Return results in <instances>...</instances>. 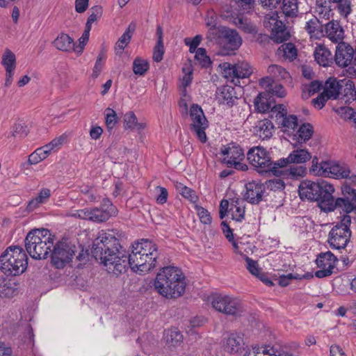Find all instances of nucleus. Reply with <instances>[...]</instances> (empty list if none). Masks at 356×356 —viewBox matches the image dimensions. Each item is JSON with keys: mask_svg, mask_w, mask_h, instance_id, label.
<instances>
[{"mask_svg": "<svg viewBox=\"0 0 356 356\" xmlns=\"http://www.w3.org/2000/svg\"><path fill=\"white\" fill-rule=\"evenodd\" d=\"M136 29V24L131 22L129 26L127 27L125 32L122 34V35L119 38L118 42L115 44V51L118 53V50H120V53L124 49L126 46L129 43L131 38L132 37V33L134 32Z\"/></svg>", "mask_w": 356, "mask_h": 356, "instance_id": "nucleus-37", "label": "nucleus"}, {"mask_svg": "<svg viewBox=\"0 0 356 356\" xmlns=\"http://www.w3.org/2000/svg\"><path fill=\"white\" fill-rule=\"evenodd\" d=\"M277 55L284 60L293 61L297 58L298 50L293 43H284L277 49Z\"/></svg>", "mask_w": 356, "mask_h": 356, "instance_id": "nucleus-34", "label": "nucleus"}, {"mask_svg": "<svg viewBox=\"0 0 356 356\" xmlns=\"http://www.w3.org/2000/svg\"><path fill=\"white\" fill-rule=\"evenodd\" d=\"M305 276H302L299 274L289 273L287 275H283L278 279V284L282 286H288L292 280H301Z\"/></svg>", "mask_w": 356, "mask_h": 356, "instance_id": "nucleus-61", "label": "nucleus"}, {"mask_svg": "<svg viewBox=\"0 0 356 356\" xmlns=\"http://www.w3.org/2000/svg\"><path fill=\"white\" fill-rule=\"evenodd\" d=\"M221 45L225 49L234 51L239 48L242 43V39L236 30L226 27H221Z\"/></svg>", "mask_w": 356, "mask_h": 356, "instance_id": "nucleus-17", "label": "nucleus"}, {"mask_svg": "<svg viewBox=\"0 0 356 356\" xmlns=\"http://www.w3.org/2000/svg\"><path fill=\"white\" fill-rule=\"evenodd\" d=\"M330 177L334 179L348 178L350 174L349 167L344 163L330 162Z\"/></svg>", "mask_w": 356, "mask_h": 356, "instance_id": "nucleus-31", "label": "nucleus"}, {"mask_svg": "<svg viewBox=\"0 0 356 356\" xmlns=\"http://www.w3.org/2000/svg\"><path fill=\"white\" fill-rule=\"evenodd\" d=\"M336 65L341 68L356 67V53L347 42H339L336 47L334 58Z\"/></svg>", "mask_w": 356, "mask_h": 356, "instance_id": "nucleus-12", "label": "nucleus"}, {"mask_svg": "<svg viewBox=\"0 0 356 356\" xmlns=\"http://www.w3.org/2000/svg\"><path fill=\"white\" fill-rule=\"evenodd\" d=\"M154 286L163 296L176 298L178 296V268L169 266L161 269L156 275Z\"/></svg>", "mask_w": 356, "mask_h": 356, "instance_id": "nucleus-6", "label": "nucleus"}, {"mask_svg": "<svg viewBox=\"0 0 356 356\" xmlns=\"http://www.w3.org/2000/svg\"><path fill=\"white\" fill-rule=\"evenodd\" d=\"M28 257L22 248L10 246L0 256V269L8 275L16 276L25 271Z\"/></svg>", "mask_w": 356, "mask_h": 356, "instance_id": "nucleus-3", "label": "nucleus"}, {"mask_svg": "<svg viewBox=\"0 0 356 356\" xmlns=\"http://www.w3.org/2000/svg\"><path fill=\"white\" fill-rule=\"evenodd\" d=\"M54 46L58 50L70 51L75 49L74 40L66 33H60L54 40Z\"/></svg>", "mask_w": 356, "mask_h": 356, "instance_id": "nucleus-33", "label": "nucleus"}, {"mask_svg": "<svg viewBox=\"0 0 356 356\" xmlns=\"http://www.w3.org/2000/svg\"><path fill=\"white\" fill-rule=\"evenodd\" d=\"M330 99L326 92H321L318 97L312 100L314 107L321 109L325 104L326 102Z\"/></svg>", "mask_w": 356, "mask_h": 356, "instance_id": "nucleus-64", "label": "nucleus"}, {"mask_svg": "<svg viewBox=\"0 0 356 356\" xmlns=\"http://www.w3.org/2000/svg\"><path fill=\"white\" fill-rule=\"evenodd\" d=\"M343 83V80L338 81L336 78L330 77L325 83L323 92H326L330 98L336 99L339 95Z\"/></svg>", "mask_w": 356, "mask_h": 356, "instance_id": "nucleus-28", "label": "nucleus"}, {"mask_svg": "<svg viewBox=\"0 0 356 356\" xmlns=\"http://www.w3.org/2000/svg\"><path fill=\"white\" fill-rule=\"evenodd\" d=\"M51 196V191L49 188H42L37 197L29 201L28 204V209L33 210L38 208L40 204H44L48 201Z\"/></svg>", "mask_w": 356, "mask_h": 356, "instance_id": "nucleus-39", "label": "nucleus"}, {"mask_svg": "<svg viewBox=\"0 0 356 356\" xmlns=\"http://www.w3.org/2000/svg\"><path fill=\"white\" fill-rule=\"evenodd\" d=\"M118 210L107 198L103 199L99 207L91 209L90 220L95 222H102L111 217L117 216Z\"/></svg>", "mask_w": 356, "mask_h": 356, "instance_id": "nucleus-15", "label": "nucleus"}, {"mask_svg": "<svg viewBox=\"0 0 356 356\" xmlns=\"http://www.w3.org/2000/svg\"><path fill=\"white\" fill-rule=\"evenodd\" d=\"M249 163L257 169L259 173L271 171L274 175L281 173L275 163L273 164L270 155L262 147H254L247 154Z\"/></svg>", "mask_w": 356, "mask_h": 356, "instance_id": "nucleus-8", "label": "nucleus"}, {"mask_svg": "<svg viewBox=\"0 0 356 356\" xmlns=\"http://www.w3.org/2000/svg\"><path fill=\"white\" fill-rule=\"evenodd\" d=\"M315 13L319 18L329 19L333 15L332 10L325 0H319L316 2Z\"/></svg>", "mask_w": 356, "mask_h": 356, "instance_id": "nucleus-41", "label": "nucleus"}, {"mask_svg": "<svg viewBox=\"0 0 356 356\" xmlns=\"http://www.w3.org/2000/svg\"><path fill=\"white\" fill-rule=\"evenodd\" d=\"M338 12L341 16L347 18L352 13V3L350 0H339L336 2Z\"/></svg>", "mask_w": 356, "mask_h": 356, "instance_id": "nucleus-52", "label": "nucleus"}, {"mask_svg": "<svg viewBox=\"0 0 356 356\" xmlns=\"http://www.w3.org/2000/svg\"><path fill=\"white\" fill-rule=\"evenodd\" d=\"M179 192L185 199L193 204H195L198 200V197L195 191L187 186H181L179 184Z\"/></svg>", "mask_w": 356, "mask_h": 356, "instance_id": "nucleus-53", "label": "nucleus"}, {"mask_svg": "<svg viewBox=\"0 0 356 356\" xmlns=\"http://www.w3.org/2000/svg\"><path fill=\"white\" fill-rule=\"evenodd\" d=\"M102 8L100 6H95L91 8V13L89 15L86 26L91 27V25L93 22H95L98 18L102 16Z\"/></svg>", "mask_w": 356, "mask_h": 356, "instance_id": "nucleus-60", "label": "nucleus"}, {"mask_svg": "<svg viewBox=\"0 0 356 356\" xmlns=\"http://www.w3.org/2000/svg\"><path fill=\"white\" fill-rule=\"evenodd\" d=\"M269 77L273 81H289L291 79L290 74L285 68L278 65H270L267 68Z\"/></svg>", "mask_w": 356, "mask_h": 356, "instance_id": "nucleus-32", "label": "nucleus"}, {"mask_svg": "<svg viewBox=\"0 0 356 356\" xmlns=\"http://www.w3.org/2000/svg\"><path fill=\"white\" fill-rule=\"evenodd\" d=\"M122 250V247L115 236L101 231L93 242L92 253L95 259L106 267L108 273L115 275L125 273L128 266L139 274L146 273L156 266L158 247L152 241L143 238L136 242L132 245L129 256Z\"/></svg>", "mask_w": 356, "mask_h": 356, "instance_id": "nucleus-1", "label": "nucleus"}, {"mask_svg": "<svg viewBox=\"0 0 356 356\" xmlns=\"http://www.w3.org/2000/svg\"><path fill=\"white\" fill-rule=\"evenodd\" d=\"M244 356H276V348L269 345L254 346L252 350L246 352Z\"/></svg>", "mask_w": 356, "mask_h": 356, "instance_id": "nucleus-38", "label": "nucleus"}, {"mask_svg": "<svg viewBox=\"0 0 356 356\" xmlns=\"http://www.w3.org/2000/svg\"><path fill=\"white\" fill-rule=\"evenodd\" d=\"M350 224V216L343 215L340 222L332 228L328 237V243L332 248L339 250L347 246L351 236Z\"/></svg>", "mask_w": 356, "mask_h": 356, "instance_id": "nucleus-7", "label": "nucleus"}, {"mask_svg": "<svg viewBox=\"0 0 356 356\" xmlns=\"http://www.w3.org/2000/svg\"><path fill=\"white\" fill-rule=\"evenodd\" d=\"M222 162L228 167H234L236 169L245 170L247 165L241 161L244 159V152L243 149L238 145L229 144L222 149Z\"/></svg>", "mask_w": 356, "mask_h": 356, "instance_id": "nucleus-13", "label": "nucleus"}, {"mask_svg": "<svg viewBox=\"0 0 356 356\" xmlns=\"http://www.w3.org/2000/svg\"><path fill=\"white\" fill-rule=\"evenodd\" d=\"M219 67L220 68L222 76L227 79V81L231 82L234 81V79H236L234 65H232L229 63H223L220 64Z\"/></svg>", "mask_w": 356, "mask_h": 356, "instance_id": "nucleus-50", "label": "nucleus"}, {"mask_svg": "<svg viewBox=\"0 0 356 356\" xmlns=\"http://www.w3.org/2000/svg\"><path fill=\"white\" fill-rule=\"evenodd\" d=\"M314 134L313 127L309 124L305 123L302 124L296 133H293L291 135V143H295L294 146L296 144H302L309 140Z\"/></svg>", "mask_w": 356, "mask_h": 356, "instance_id": "nucleus-27", "label": "nucleus"}, {"mask_svg": "<svg viewBox=\"0 0 356 356\" xmlns=\"http://www.w3.org/2000/svg\"><path fill=\"white\" fill-rule=\"evenodd\" d=\"M256 134L262 140L270 138L274 131V125L269 120H263L257 122L254 127Z\"/></svg>", "mask_w": 356, "mask_h": 356, "instance_id": "nucleus-30", "label": "nucleus"}, {"mask_svg": "<svg viewBox=\"0 0 356 356\" xmlns=\"http://www.w3.org/2000/svg\"><path fill=\"white\" fill-rule=\"evenodd\" d=\"M195 209L201 222L209 225L211 222V217L209 212L202 207L195 204Z\"/></svg>", "mask_w": 356, "mask_h": 356, "instance_id": "nucleus-55", "label": "nucleus"}, {"mask_svg": "<svg viewBox=\"0 0 356 356\" xmlns=\"http://www.w3.org/2000/svg\"><path fill=\"white\" fill-rule=\"evenodd\" d=\"M330 162L331 161H321L320 163H318L316 159L314 158L312 161L310 172L316 176L329 177Z\"/></svg>", "mask_w": 356, "mask_h": 356, "instance_id": "nucleus-36", "label": "nucleus"}, {"mask_svg": "<svg viewBox=\"0 0 356 356\" xmlns=\"http://www.w3.org/2000/svg\"><path fill=\"white\" fill-rule=\"evenodd\" d=\"M265 188L273 191H282L285 188V184L283 180L278 178H275L266 181Z\"/></svg>", "mask_w": 356, "mask_h": 356, "instance_id": "nucleus-54", "label": "nucleus"}, {"mask_svg": "<svg viewBox=\"0 0 356 356\" xmlns=\"http://www.w3.org/2000/svg\"><path fill=\"white\" fill-rule=\"evenodd\" d=\"M184 76L181 80V85L183 87L182 95L184 99L179 101V107L184 106L185 110L188 109L187 102H190L191 99L187 93V87L191 83L193 79V68L191 64H185L182 68Z\"/></svg>", "mask_w": 356, "mask_h": 356, "instance_id": "nucleus-24", "label": "nucleus"}, {"mask_svg": "<svg viewBox=\"0 0 356 356\" xmlns=\"http://www.w3.org/2000/svg\"><path fill=\"white\" fill-rule=\"evenodd\" d=\"M15 284L4 277L0 278V297H13L16 293Z\"/></svg>", "mask_w": 356, "mask_h": 356, "instance_id": "nucleus-40", "label": "nucleus"}, {"mask_svg": "<svg viewBox=\"0 0 356 356\" xmlns=\"http://www.w3.org/2000/svg\"><path fill=\"white\" fill-rule=\"evenodd\" d=\"M264 25L266 28L271 29V38L275 42L281 43L289 38V33L284 23L279 19L277 11H271L266 15Z\"/></svg>", "mask_w": 356, "mask_h": 356, "instance_id": "nucleus-10", "label": "nucleus"}, {"mask_svg": "<svg viewBox=\"0 0 356 356\" xmlns=\"http://www.w3.org/2000/svg\"><path fill=\"white\" fill-rule=\"evenodd\" d=\"M314 58L321 66L327 67L332 63V56L330 51L323 45H318L314 51Z\"/></svg>", "mask_w": 356, "mask_h": 356, "instance_id": "nucleus-29", "label": "nucleus"}, {"mask_svg": "<svg viewBox=\"0 0 356 356\" xmlns=\"http://www.w3.org/2000/svg\"><path fill=\"white\" fill-rule=\"evenodd\" d=\"M216 99L220 104H224L228 107L233 106L238 97L235 88L230 86H223L218 88L216 92Z\"/></svg>", "mask_w": 356, "mask_h": 356, "instance_id": "nucleus-22", "label": "nucleus"}, {"mask_svg": "<svg viewBox=\"0 0 356 356\" xmlns=\"http://www.w3.org/2000/svg\"><path fill=\"white\" fill-rule=\"evenodd\" d=\"M333 185L325 181L318 182L310 180L302 181L298 188L300 197L302 200L307 199L311 201H317L321 210L323 204L327 202L331 193H334Z\"/></svg>", "mask_w": 356, "mask_h": 356, "instance_id": "nucleus-4", "label": "nucleus"}, {"mask_svg": "<svg viewBox=\"0 0 356 356\" xmlns=\"http://www.w3.org/2000/svg\"><path fill=\"white\" fill-rule=\"evenodd\" d=\"M245 202L244 200H237L234 204H232L230 212L232 218L236 222H241L244 218L245 215Z\"/></svg>", "mask_w": 356, "mask_h": 356, "instance_id": "nucleus-42", "label": "nucleus"}, {"mask_svg": "<svg viewBox=\"0 0 356 356\" xmlns=\"http://www.w3.org/2000/svg\"><path fill=\"white\" fill-rule=\"evenodd\" d=\"M236 79L248 77L252 73V69L248 62L242 61L234 65Z\"/></svg>", "mask_w": 356, "mask_h": 356, "instance_id": "nucleus-48", "label": "nucleus"}, {"mask_svg": "<svg viewBox=\"0 0 356 356\" xmlns=\"http://www.w3.org/2000/svg\"><path fill=\"white\" fill-rule=\"evenodd\" d=\"M259 86L271 96L282 98L286 96V92L282 85L275 83L269 76H264L259 80Z\"/></svg>", "mask_w": 356, "mask_h": 356, "instance_id": "nucleus-23", "label": "nucleus"}, {"mask_svg": "<svg viewBox=\"0 0 356 356\" xmlns=\"http://www.w3.org/2000/svg\"><path fill=\"white\" fill-rule=\"evenodd\" d=\"M312 159L311 153L306 149H296L292 151L286 158H282L275 162V165L280 168L287 166L289 164H302Z\"/></svg>", "mask_w": 356, "mask_h": 356, "instance_id": "nucleus-16", "label": "nucleus"}, {"mask_svg": "<svg viewBox=\"0 0 356 356\" xmlns=\"http://www.w3.org/2000/svg\"><path fill=\"white\" fill-rule=\"evenodd\" d=\"M124 123L125 129L141 130L145 128L143 123L138 122V119L132 111H129L124 115Z\"/></svg>", "mask_w": 356, "mask_h": 356, "instance_id": "nucleus-44", "label": "nucleus"}, {"mask_svg": "<svg viewBox=\"0 0 356 356\" xmlns=\"http://www.w3.org/2000/svg\"><path fill=\"white\" fill-rule=\"evenodd\" d=\"M266 92H260L254 99L255 108L260 113H266L270 110L278 112L279 105L274 106L273 102L270 101V97Z\"/></svg>", "mask_w": 356, "mask_h": 356, "instance_id": "nucleus-26", "label": "nucleus"}, {"mask_svg": "<svg viewBox=\"0 0 356 356\" xmlns=\"http://www.w3.org/2000/svg\"><path fill=\"white\" fill-rule=\"evenodd\" d=\"M265 192V186L257 181H252L245 184L244 198L251 204H258L262 199Z\"/></svg>", "mask_w": 356, "mask_h": 356, "instance_id": "nucleus-19", "label": "nucleus"}, {"mask_svg": "<svg viewBox=\"0 0 356 356\" xmlns=\"http://www.w3.org/2000/svg\"><path fill=\"white\" fill-rule=\"evenodd\" d=\"M195 58L202 67H207L210 64V58L207 56L206 50L204 48H198L195 51Z\"/></svg>", "mask_w": 356, "mask_h": 356, "instance_id": "nucleus-56", "label": "nucleus"}, {"mask_svg": "<svg viewBox=\"0 0 356 356\" xmlns=\"http://www.w3.org/2000/svg\"><path fill=\"white\" fill-rule=\"evenodd\" d=\"M104 115L106 129L111 132L118 122L116 112L111 108H107L104 111Z\"/></svg>", "mask_w": 356, "mask_h": 356, "instance_id": "nucleus-51", "label": "nucleus"}, {"mask_svg": "<svg viewBox=\"0 0 356 356\" xmlns=\"http://www.w3.org/2000/svg\"><path fill=\"white\" fill-rule=\"evenodd\" d=\"M202 40V37L200 35H197L194 38H186L184 39V42L186 46L189 47V51L191 53L195 51L197 46L200 44V42Z\"/></svg>", "mask_w": 356, "mask_h": 356, "instance_id": "nucleus-62", "label": "nucleus"}, {"mask_svg": "<svg viewBox=\"0 0 356 356\" xmlns=\"http://www.w3.org/2000/svg\"><path fill=\"white\" fill-rule=\"evenodd\" d=\"M211 304L215 309L227 315L234 316L243 312L240 300L229 296H216L213 298Z\"/></svg>", "mask_w": 356, "mask_h": 356, "instance_id": "nucleus-11", "label": "nucleus"}, {"mask_svg": "<svg viewBox=\"0 0 356 356\" xmlns=\"http://www.w3.org/2000/svg\"><path fill=\"white\" fill-rule=\"evenodd\" d=\"M232 23L241 31L247 33L254 34L257 33L254 25L245 17L243 15H236L232 17Z\"/></svg>", "mask_w": 356, "mask_h": 356, "instance_id": "nucleus-35", "label": "nucleus"}, {"mask_svg": "<svg viewBox=\"0 0 356 356\" xmlns=\"http://www.w3.org/2000/svg\"><path fill=\"white\" fill-rule=\"evenodd\" d=\"M224 234L228 241L232 242L234 251L238 254H243V250L245 244L242 242H236L234 240V235L231 228L227 232H224Z\"/></svg>", "mask_w": 356, "mask_h": 356, "instance_id": "nucleus-57", "label": "nucleus"}, {"mask_svg": "<svg viewBox=\"0 0 356 356\" xmlns=\"http://www.w3.org/2000/svg\"><path fill=\"white\" fill-rule=\"evenodd\" d=\"M337 262V257L330 252L321 253L316 259L319 270L315 272V276L323 278L331 275Z\"/></svg>", "mask_w": 356, "mask_h": 356, "instance_id": "nucleus-14", "label": "nucleus"}, {"mask_svg": "<svg viewBox=\"0 0 356 356\" xmlns=\"http://www.w3.org/2000/svg\"><path fill=\"white\" fill-rule=\"evenodd\" d=\"M55 236L47 229L30 231L24 241L26 252L34 259H44L51 252Z\"/></svg>", "mask_w": 356, "mask_h": 356, "instance_id": "nucleus-2", "label": "nucleus"}, {"mask_svg": "<svg viewBox=\"0 0 356 356\" xmlns=\"http://www.w3.org/2000/svg\"><path fill=\"white\" fill-rule=\"evenodd\" d=\"M147 60L140 57H136L133 62V71L135 74L143 76L149 70Z\"/></svg>", "mask_w": 356, "mask_h": 356, "instance_id": "nucleus-49", "label": "nucleus"}, {"mask_svg": "<svg viewBox=\"0 0 356 356\" xmlns=\"http://www.w3.org/2000/svg\"><path fill=\"white\" fill-rule=\"evenodd\" d=\"M190 117L191 131L202 143H205L207 140L206 130L209 127V121L202 108L197 104H193L190 108Z\"/></svg>", "mask_w": 356, "mask_h": 356, "instance_id": "nucleus-9", "label": "nucleus"}, {"mask_svg": "<svg viewBox=\"0 0 356 356\" xmlns=\"http://www.w3.org/2000/svg\"><path fill=\"white\" fill-rule=\"evenodd\" d=\"M298 0H283L282 12L289 17L297 16L298 13Z\"/></svg>", "mask_w": 356, "mask_h": 356, "instance_id": "nucleus-43", "label": "nucleus"}, {"mask_svg": "<svg viewBox=\"0 0 356 356\" xmlns=\"http://www.w3.org/2000/svg\"><path fill=\"white\" fill-rule=\"evenodd\" d=\"M90 29L91 27L86 26V29L84 30L81 37L79 40V45L75 47V49H74V51L77 53H82L84 46L88 41Z\"/></svg>", "mask_w": 356, "mask_h": 356, "instance_id": "nucleus-59", "label": "nucleus"}, {"mask_svg": "<svg viewBox=\"0 0 356 356\" xmlns=\"http://www.w3.org/2000/svg\"><path fill=\"white\" fill-rule=\"evenodd\" d=\"M325 35L333 43L344 42L345 30L340 22L332 19L325 24Z\"/></svg>", "mask_w": 356, "mask_h": 356, "instance_id": "nucleus-21", "label": "nucleus"}, {"mask_svg": "<svg viewBox=\"0 0 356 356\" xmlns=\"http://www.w3.org/2000/svg\"><path fill=\"white\" fill-rule=\"evenodd\" d=\"M51 263L56 268H63L70 263L76 253V259L79 261L86 260L88 256L87 252H85L80 246L76 247L70 243L66 241H59L54 246L51 250Z\"/></svg>", "mask_w": 356, "mask_h": 356, "instance_id": "nucleus-5", "label": "nucleus"}, {"mask_svg": "<svg viewBox=\"0 0 356 356\" xmlns=\"http://www.w3.org/2000/svg\"><path fill=\"white\" fill-rule=\"evenodd\" d=\"M1 64L6 70H15L16 68V56L15 54L9 49H6L3 55Z\"/></svg>", "mask_w": 356, "mask_h": 356, "instance_id": "nucleus-47", "label": "nucleus"}, {"mask_svg": "<svg viewBox=\"0 0 356 356\" xmlns=\"http://www.w3.org/2000/svg\"><path fill=\"white\" fill-rule=\"evenodd\" d=\"M164 46L163 44L156 43L153 49L152 59L154 61L161 62L163 58Z\"/></svg>", "mask_w": 356, "mask_h": 356, "instance_id": "nucleus-63", "label": "nucleus"}, {"mask_svg": "<svg viewBox=\"0 0 356 356\" xmlns=\"http://www.w3.org/2000/svg\"><path fill=\"white\" fill-rule=\"evenodd\" d=\"M337 208L341 209L343 211L346 213L345 215H348L349 213L355 209V206L348 197H338L334 199L333 193H331L330 197L327 199V202H326L325 204L324 203L322 211L330 212L333 211Z\"/></svg>", "mask_w": 356, "mask_h": 356, "instance_id": "nucleus-18", "label": "nucleus"}, {"mask_svg": "<svg viewBox=\"0 0 356 356\" xmlns=\"http://www.w3.org/2000/svg\"><path fill=\"white\" fill-rule=\"evenodd\" d=\"M287 111L283 105H279V111L277 113V120L282 119L281 125L282 131L289 136L295 132L298 127V118L294 115H287Z\"/></svg>", "mask_w": 356, "mask_h": 356, "instance_id": "nucleus-20", "label": "nucleus"}, {"mask_svg": "<svg viewBox=\"0 0 356 356\" xmlns=\"http://www.w3.org/2000/svg\"><path fill=\"white\" fill-rule=\"evenodd\" d=\"M305 29L312 38H318L321 35L319 20L316 17L308 20L306 22Z\"/></svg>", "mask_w": 356, "mask_h": 356, "instance_id": "nucleus-46", "label": "nucleus"}, {"mask_svg": "<svg viewBox=\"0 0 356 356\" xmlns=\"http://www.w3.org/2000/svg\"><path fill=\"white\" fill-rule=\"evenodd\" d=\"M29 130L27 127L22 123H16L13 127L12 136L15 138H24L27 136Z\"/></svg>", "mask_w": 356, "mask_h": 356, "instance_id": "nucleus-58", "label": "nucleus"}, {"mask_svg": "<svg viewBox=\"0 0 356 356\" xmlns=\"http://www.w3.org/2000/svg\"><path fill=\"white\" fill-rule=\"evenodd\" d=\"M244 346V340L240 335H229L222 344L223 350L229 354L241 353Z\"/></svg>", "mask_w": 356, "mask_h": 356, "instance_id": "nucleus-25", "label": "nucleus"}, {"mask_svg": "<svg viewBox=\"0 0 356 356\" xmlns=\"http://www.w3.org/2000/svg\"><path fill=\"white\" fill-rule=\"evenodd\" d=\"M281 173H277L275 175H284L290 178H299L305 176L306 174V168L303 166H292L286 170L279 169Z\"/></svg>", "mask_w": 356, "mask_h": 356, "instance_id": "nucleus-45", "label": "nucleus"}]
</instances>
